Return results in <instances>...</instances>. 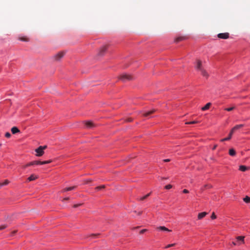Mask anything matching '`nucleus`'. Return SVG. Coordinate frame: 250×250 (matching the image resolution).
Here are the masks:
<instances>
[{
  "instance_id": "obj_37",
  "label": "nucleus",
  "mask_w": 250,
  "mask_h": 250,
  "mask_svg": "<svg viewBox=\"0 0 250 250\" xmlns=\"http://www.w3.org/2000/svg\"><path fill=\"white\" fill-rule=\"evenodd\" d=\"M183 192L184 193H188L189 192L188 190L186 189H184Z\"/></svg>"
},
{
  "instance_id": "obj_7",
  "label": "nucleus",
  "mask_w": 250,
  "mask_h": 250,
  "mask_svg": "<svg viewBox=\"0 0 250 250\" xmlns=\"http://www.w3.org/2000/svg\"><path fill=\"white\" fill-rule=\"evenodd\" d=\"M106 49H107V46H103L100 49V50L98 53V55L100 56H103L104 54V53H105V52L106 51Z\"/></svg>"
},
{
  "instance_id": "obj_34",
  "label": "nucleus",
  "mask_w": 250,
  "mask_h": 250,
  "mask_svg": "<svg viewBox=\"0 0 250 250\" xmlns=\"http://www.w3.org/2000/svg\"><path fill=\"white\" fill-rule=\"evenodd\" d=\"M5 136L6 138H9V137H10V136H11V134H10L9 132H6V133H5Z\"/></svg>"
},
{
  "instance_id": "obj_24",
  "label": "nucleus",
  "mask_w": 250,
  "mask_h": 250,
  "mask_svg": "<svg viewBox=\"0 0 250 250\" xmlns=\"http://www.w3.org/2000/svg\"><path fill=\"white\" fill-rule=\"evenodd\" d=\"M52 162V161L51 160H49L48 161H42V165L49 164V163H51Z\"/></svg>"
},
{
  "instance_id": "obj_26",
  "label": "nucleus",
  "mask_w": 250,
  "mask_h": 250,
  "mask_svg": "<svg viewBox=\"0 0 250 250\" xmlns=\"http://www.w3.org/2000/svg\"><path fill=\"white\" fill-rule=\"evenodd\" d=\"M104 186L103 185L101 186L97 187L95 188V189L97 190H102V189H104Z\"/></svg>"
},
{
  "instance_id": "obj_49",
  "label": "nucleus",
  "mask_w": 250,
  "mask_h": 250,
  "mask_svg": "<svg viewBox=\"0 0 250 250\" xmlns=\"http://www.w3.org/2000/svg\"><path fill=\"white\" fill-rule=\"evenodd\" d=\"M142 213V211H140L138 213V215H141Z\"/></svg>"
},
{
  "instance_id": "obj_16",
  "label": "nucleus",
  "mask_w": 250,
  "mask_h": 250,
  "mask_svg": "<svg viewBox=\"0 0 250 250\" xmlns=\"http://www.w3.org/2000/svg\"><path fill=\"white\" fill-rule=\"evenodd\" d=\"M20 131L17 127H13L11 128V132L13 134H15L16 133L19 132Z\"/></svg>"
},
{
  "instance_id": "obj_21",
  "label": "nucleus",
  "mask_w": 250,
  "mask_h": 250,
  "mask_svg": "<svg viewBox=\"0 0 250 250\" xmlns=\"http://www.w3.org/2000/svg\"><path fill=\"white\" fill-rule=\"evenodd\" d=\"M243 201L246 203H250V197L246 196L244 199Z\"/></svg>"
},
{
  "instance_id": "obj_11",
  "label": "nucleus",
  "mask_w": 250,
  "mask_h": 250,
  "mask_svg": "<svg viewBox=\"0 0 250 250\" xmlns=\"http://www.w3.org/2000/svg\"><path fill=\"white\" fill-rule=\"evenodd\" d=\"M250 169V167H247L245 166H243V165H241L239 166V169L241 171H246V170H248Z\"/></svg>"
},
{
  "instance_id": "obj_19",
  "label": "nucleus",
  "mask_w": 250,
  "mask_h": 250,
  "mask_svg": "<svg viewBox=\"0 0 250 250\" xmlns=\"http://www.w3.org/2000/svg\"><path fill=\"white\" fill-rule=\"evenodd\" d=\"M185 39V38L184 37H179L176 38L175 39V42H178L182 40H184Z\"/></svg>"
},
{
  "instance_id": "obj_20",
  "label": "nucleus",
  "mask_w": 250,
  "mask_h": 250,
  "mask_svg": "<svg viewBox=\"0 0 250 250\" xmlns=\"http://www.w3.org/2000/svg\"><path fill=\"white\" fill-rule=\"evenodd\" d=\"M235 154H236V153H235V151L234 149H233L232 148L229 149V154L230 156H235Z\"/></svg>"
},
{
  "instance_id": "obj_1",
  "label": "nucleus",
  "mask_w": 250,
  "mask_h": 250,
  "mask_svg": "<svg viewBox=\"0 0 250 250\" xmlns=\"http://www.w3.org/2000/svg\"><path fill=\"white\" fill-rule=\"evenodd\" d=\"M195 68L199 71L201 73V74L206 78H208V72L206 71V70L204 69V68L202 66V62L199 60H197L195 63Z\"/></svg>"
},
{
  "instance_id": "obj_4",
  "label": "nucleus",
  "mask_w": 250,
  "mask_h": 250,
  "mask_svg": "<svg viewBox=\"0 0 250 250\" xmlns=\"http://www.w3.org/2000/svg\"><path fill=\"white\" fill-rule=\"evenodd\" d=\"M65 52L63 51L59 52L53 56V59L55 61H60L64 55Z\"/></svg>"
},
{
  "instance_id": "obj_45",
  "label": "nucleus",
  "mask_w": 250,
  "mask_h": 250,
  "mask_svg": "<svg viewBox=\"0 0 250 250\" xmlns=\"http://www.w3.org/2000/svg\"><path fill=\"white\" fill-rule=\"evenodd\" d=\"M28 167V166H27V164H26V165H25L23 166H22V167H23V168H26V167Z\"/></svg>"
},
{
  "instance_id": "obj_42",
  "label": "nucleus",
  "mask_w": 250,
  "mask_h": 250,
  "mask_svg": "<svg viewBox=\"0 0 250 250\" xmlns=\"http://www.w3.org/2000/svg\"><path fill=\"white\" fill-rule=\"evenodd\" d=\"M91 181H92V180H90V179H89V180H86V181H85V184H88V183H89V182H91Z\"/></svg>"
},
{
  "instance_id": "obj_33",
  "label": "nucleus",
  "mask_w": 250,
  "mask_h": 250,
  "mask_svg": "<svg viewBox=\"0 0 250 250\" xmlns=\"http://www.w3.org/2000/svg\"><path fill=\"white\" fill-rule=\"evenodd\" d=\"M216 218V216L215 215V213L214 212H213L211 214V218L212 219H214Z\"/></svg>"
},
{
  "instance_id": "obj_48",
  "label": "nucleus",
  "mask_w": 250,
  "mask_h": 250,
  "mask_svg": "<svg viewBox=\"0 0 250 250\" xmlns=\"http://www.w3.org/2000/svg\"><path fill=\"white\" fill-rule=\"evenodd\" d=\"M216 147H217V145H215V146H213V147L212 148V149H213V150H214V149L216 148Z\"/></svg>"
},
{
  "instance_id": "obj_13",
  "label": "nucleus",
  "mask_w": 250,
  "mask_h": 250,
  "mask_svg": "<svg viewBox=\"0 0 250 250\" xmlns=\"http://www.w3.org/2000/svg\"><path fill=\"white\" fill-rule=\"evenodd\" d=\"M38 178V176L35 174H32L30 177H28L27 180L28 181H32L37 179Z\"/></svg>"
},
{
  "instance_id": "obj_39",
  "label": "nucleus",
  "mask_w": 250,
  "mask_h": 250,
  "mask_svg": "<svg viewBox=\"0 0 250 250\" xmlns=\"http://www.w3.org/2000/svg\"><path fill=\"white\" fill-rule=\"evenodd\" d=\"M27 166L28 167L31 166H33V163H32V162H30V163H29L28 164H27Z\"/></svg>"
},
{
  "instance_id": "obj_36",
  "label": "nucleus",
  "mask_w": 250,
  "mask_h": 250,
  "mask_svg": "<svg viewBox=\"0 0 250 250\" xmlns=\"http://www.w3.org/2000/svg\"><path fill=\"white\" fill-rule=\"evenodd\" d=\"M146 231H147V229H142V230H141L140 231V233L141 234H143V233H144L145 232H146Z\"/></svg>"
},
{
  "instance_id": "obj_6",
  "label": "nucleus",
  "mask_w": 250,
  "mask_h": 250,
  "mask_svg": "<svg viewBox=\"0 0 250 250\" xmlns=\"http://www.w3.org/2000/svg\"><path fill=\"white\" fill-rule=\"evenodd\" d=\"M35 151L37 153V156H41L43 153L44 151L42 150V146H40L35 150Z\"/></svg>"
},
{
  "instance_id": "obj_35",
  "label": "nucleus",
  "mask_w": 250,
  "mask_h": 250,
  "mask_svg": "<svg viewBox=\"0 0 250 250\" xmlns=\"http://www.w3.org/2000/svg\"><path fill=\"white\" fill-rule=\"evenodd\" d=\"M99 234H92L90 235V237L92 238H95Z\"/></svg>"
},
{
  "instance_id": "obj_38",
  "label": "nucleus",
  "mask_w": 250,
  "mask_h": 250,
  "mask_svg": "<svg viewBox=\"0 0 250 250\" xmlns=\"http://www.w3.org/2000/svg\"><path fill=\"white\" fill-rule=\"evenodd\" d=\"M82 204H75L74 205V208H77L78 207H79Z\"/></svg>"
},
{
  "instance_id": "obj_23",
  "label": "nucleus",
  "mask_w": 250,
  "mask_h": 250,
  "mask_svg": "<svg viewBox=\"0 0 250 250\" xmlns=\"http://www.w3.org/2000/svg\"><path fill=\"white\" fill-rule=\"evenodd\" d=\"M9 183V181L7 180H5L3 183H0V188L3 186L6 185Z\"/></svg>"
},
{
  "instance_id": "obj_17",
  "label": "nucleus",
  "mask_w": 250,
  "mask_h": 250,
  "mask_svg": "<svg viewBox=\"0 0 250 250\" xmlns=\"http://www.w3.org/2000/svg\"><path fill=\"white\" fill-rule=\"evenodd\" d=\"M75 188H76L75 186H73V187H69V188H64L62 190V191L63 192H66V191H67L72 190L74 189Z\"/></svg>"
},
{
  "instance_id": "obj_41",
  "label": "nucleus",
  "mask_w": 250,
  "mask_h": 250,
  "mask_svg": "<svg viewBox=\"0 0 250 250\" xmlns=\"http://www.w3.org/2000/svg\"><path fill=\"white\" fill-rule=\"evenodd\" d=\"M16 232H17L16 230H14V231H12V233H11V236L14 235L16 233Z\"/></svg>"
},
{
  "instance_id": "obj_46",
  "label": "nucleus",
  "mask_w": 250,
  "mask_h": 250,
  "mask_svg": "<svg viewBox=\"0 0 250 250\" xmlns=\"http://www.w3.org/2000/svg\"><path fill=\"white\" fill-rule=\"evenodd\" d=\"M232 245H234V246H235V245H236L237 244L236 243H235V242H233L232 243Z\"/></svg>"
},
{
  "instance_id": "obj_43",
  "label": "nucleus",
  "mask_w": 250,
  "mask_h": 250,
  "mask_svg": "<svg viewBox=\"0 0 250 250\" xmlns=\"http://www.w3.org/2000/svg\"><path fill=\"white\" fill-rule=\"evenodd\" d=\"M164 161L165 162H169L170 161V159H165L164 160Z\"/></svg>"
},
{
  "instance_id": "obj_29",
  "label": "nucleus",
  "mask_w": 250,
  "mask_h": 250,
  "mask_svg": "<svg viewBox=\"0 0 250 250\" xmlns=\"http://www.w3.org/2000/svg\"><path fill=\"white\" fill-rule=\"evenodd\" d=\"M234 108H235V107L233 106L231 107L226 108L225 109V110L226 111H232V110H233Z\"/></svg>"
},
{
  "instance_id": "obj_25",
  "label": "nucleus",
  "mask_w": 250,
  "mask_h": 250,
  "mask_svg": "<svg viewBox=\"0 0 250 250\" xmlns=\"http://www.w3.org/2000/svg\"><path fill=\"white\" fill-rule=\"evenodd\" d=\"M212 188L211 185L207 184V185H205L204 188H202L201 189L204 190L205 188Z\"/></svg>"
},
{
  "instance_id": "obj_10",
  "label": "nucleus",
  "mask_w": 250,
  "mask_h": 250,
  "mask_svg": "<svg viewBox=\"0 0 250 250\" xmlns=\"http://www.w3.org/2000/svg\"><path fill=\"white\" fill-rule=\"evenodd\" d=\"M157 229L162 231H165L167 232H171V230H170L165 227V226H160L157 228Z\"/></svg>"
},
{
  "instance_id": "obj_50",
  "label": "nucleus",
  "mask_w": 250,
  "mask_h": 250,
  "mask_svg": "<svg viewBox=\"0 0 250 250\" xmlns=\"http://www.w3.org/2000/svg\"><path fill=\"white\" fill-rule=\"evenodd\" d=\"M68 199H69V198H68V197H67V198H64V199H63V200H68Z\"/></svg>"
},
{
  "instance_id": "obj_3",
  "label": "nucleus",
  "mask_w": 250,
  "mask_h": 250,
  "mask_svg": "<svg viewBox=\"0 0 250 250\" xmlns=\"http://www.w3.org/2000/svg\"><path fill=\"white\" fill-rule=\"evenodd\" d=\"M120 79L124 82H125L126 81L131 80L132 79V76L126 74H124L121 75L120 76Z\"/></svg>"
},
{
  "instance_id": "obj_12",
  "label": "nucleus",
  "mask_w": 250,
  "mask_h": 250,
  "mask_svg": "<svg viewBox=\"0 0 250 250\" xmlns=\"http://www.w3.org/2000/svg\"><path fill=\"white\" fill-rule=\"evenodd\" d=\"M208 214V213L206 212H203L201 213H200L198 215V219L199 220L202 219L203 218H204L206 215Z\"/></svg>"
},
{
  "instance_id": "obj_28",
  "label": "nucleus",
  "mask_w": 250,
  "mask_h": 250,
  "mask_svg": "<svg viewBox=\"0 0 250 250\" xmlns=\"http://www.w3.org/2000/svg\"><path fill=\"white\" fill-rule=\"evenodd\" d=\"M150 193H148L147 194H146V195L141 197L140 198V200H145V199H146L147 197H148L150 195Z\"/></svg>"
},
{
  "instance_id": "obj_47",
  "label": "nucleus",
  "mask_w": 250,
  "mask_h": 250,
  "mask_svg": "<svg viewBox=\"0 0 250 250\" xmlns=\"http://www.w3.org/2000/svg\"><path fill=\"white\" fill-rule=\"evenodd\" d=\"M132 121V119H131V118H129L128 120H127V121L128 122H131Z\"/></svg>"
},
{
  "instance_id": "obj_31",
  "label": "nucleus",
  "mask_w": 250,
  "mask_h": 250,
  "mask_svg": "<svg viewBox=\"0 0 250 250\" xmlns=\"http://www.w3.org/2000/svg\"><path fill=\"white\" fill-rule=\"evenodd\" d=\"M172 186L171 185H167V186H165V188L167 189H170L171 188H172Z\"/></svg>"
},
{
  "instance_id": "obj_8",
  "label": "nucleus",
  "mask_w": 250,
  "mask_h": 250,
  "mask_svg": "<svg viewBox=\"0 0 250 250\" xmlns=\"http://www.w3.org/2000/svg\"><path fill=\"white\" fill-rule=\"evenodd\" d=\"M85 125L87 128H92L95 126L94 124L91 121L85 122Z\"/></svg>"
},
{
  "instance_id": "obj_14",
  "label": "nucleus",
  "mask_w": 250,
  "mask_h": 250,
  "mask_svg": "<svg viewBox=\"0 0 250 250\" xmlns=\"http://www.w3.org/2000/svg\"><path fill=\"white\" fill-rule=\"evenodd\" d=\"M19 40L21 41L25 42L29 41V39L27 36L20 37H19Z\"/></svg>"
},
{
  "instance_id": "obj_2",
  "label": "nucleus",
  "mask_w": 250,
  "mask_h": 250,
  "mask_svg": "<svg viewBox=\"0 0 250 250\" xmlns=\"http://www.w3.org/2000/svg\"><path fill=\"white\" fill-rule=\"evenodd\" d=\"M243 126H244V125L243 124H240V125H235V126H234L231 130L229 134V136L227 138H224L223 139H222L221 140V142H224V141H228L229 140H230L231 138V136L233 134V133L234 132H235L236 131L239 130V129L241 128L242 127H243Z\"/></svg>"
},
{
  "instance_id": "obj_32",
  "label": "nucleus",
  "mask_w": 250,
  "mask_h": 250,
  "mask_svg": "<svg viewBox=\"0 0 250 250\" xmlns=\"http://www.w3.org/2000/svg\"><path fill=\"white\" fill-rule=\"evenodd\" d=\"M176 245L175 243H173V244H169L168 245H167L166 247V248L167 249V248H169L170 247H173L174 246H175Z\"/></svg>"
},
{
  "instance_id": "obj_22",
  "label": "nucleus",
  "mask_w": 250,
  "mask_h": 250,
  "mask_svg": "<svg viewBox=\"0 0 250 250\" xmlns=\"http://www.w3.org/2000/svg\"><path fill=\"white\" fill-rule=\"evenodd\" d=\"M32 163H33V165H42V161H35L32 162Z\"/></svg>"
},
{
  "instance_id": "obj_9",
  "label": "nucleus",
  "mask_w": 250,
  "mask_h": 250,
  "mask_svg": "<svg viewBox=\"0 0 250 250\" xmlns=\"http://www.w3.org/2000/svg\"><path fill=\"white\" fill-rule=\"evenodd\" d=\"M244 236H240L236 237V239L238 241L237 245H240L241 243H244Z\"/></svg>"
},
{
  "instance_id": "obj_27",
  "label": "nucleus",
  "mask_w": 250,
  "mask_h": 250,
  "mask_svg": "<svg viewBox=\"0 0 250 250\" xmlns=\"http://www.w3.org/2000/svg\"><path fill=\"white\" fill-rule=\"evenodd\" d=\"M198 123V121H192V122H186V124H187V125H190V124H196V123Z\"/></svg>"
},
{
  "instance_id": "obj_18",
  "label": "nucleus",
  "mask_w": 250,
  "mask_h": 250,
  "mask_svg": "<svg viewBox=\"0 0 250 250\" xmlns=\"http://www.w3.org/2000/svg\"><path fill=\"white\" fill-rule=\"evenodd\" d=\"M210 105L211 104L210 103H207L204 107L202 108V110L205 111L208 109L209 108Z\"/></svg>"
},
{
  "instance_id": "obj_44",
  "label": "nucleus",
  "mask_w": 250,
  "mask_h": 250,
  "mask_svg": "<svg viewBox=\"0 0 250 250\" xmlns=\"http://www.w3.org/2000/svg\"><path fill=\"white\" fill-rule=\"evenodd\" d=\"M47 147L46 146H42V150L43 151L44 149H45Z\"/></svg>"
},
{
  "instance_id": "obj_15",
  "label": "nucleus",
  "mask_w": 250,
  "mask_h": 250,
  "mask_svg": "<svg viewBox=\"0 0 250 250\" xmlns=\"http://www.w3.org/2000/svg\"><path fill=\"white\" fill-rule=\"evenodd\" d=\"M155 109H152V110H151L147 112H146L145 113L143 114V116H145V117H148V116H149L150 114L154 113L155 112Z\"/></svg>"
},
{
  "instance_id": "obj_5",
  "label": "nucleus",
  "mask_w": 250,
  "mask_h": 250,
  "mask_svg": "<svg viewBox=\"0 0 250 250\" xmlns=\"http://www.w3.org/2000/svg\"><path fill=\"white\" fill-rule=\"evenodd\" d=\"M217 37L220 39H227L229 38V33H219L218 34Z\"/></svg>"
},
{
  "instance_id": "obj_30",
  "label": "nucleus",
  "mask_w": 250,
  "mask_h": 250,
  "mask_svg": "<svg viewBox=\"0 0 250 250\" xmlns=\"http://www.w3.org/2000/svg\"><path fill=\"white\" fill-rule=\"evenodd\" d=\"M7 227V225H3L1 226H0V230L6 228Z\"/></svg>"
},
{
  "instance_id": "obj_40",
  "label": "nucleus",
  "mask_w": 250,
  "mask_h": 250,
  "mask_svg": "<svg viewBox=\"0 0 250 250\" xmlns=\"http://www.w3.org/2000/svg\"><path fill=\"white\" fill-rule=\"evenodd\" d=\"M27 166L28 167L31 166H33V163H32V162H30V163H29L28 164H27Z\"/></svg>"
}]
</instances>
